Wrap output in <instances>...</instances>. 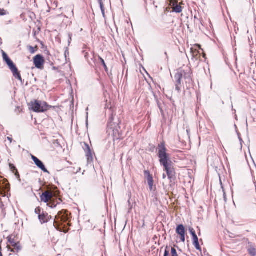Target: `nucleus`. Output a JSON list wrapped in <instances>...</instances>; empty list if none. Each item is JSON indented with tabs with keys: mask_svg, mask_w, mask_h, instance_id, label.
I'll use <instances>...</instances> for the list:
<instances>
[{
	"mask_svg": "<svg viewBox=\"0 0 256 256\" xmlns=\"http://www.w3.org/2000/svg\"><path fill=\"white\" fill-rule=\"evenodd\" d=\"M182 75L181 73H180L179 71H178L176 74L174 75V82H175V86H176V90L178 92L180 93L181 92V88L182 86Z\"/></svg>",
	"mask_w": 256,
	"mask_h": 256,
	"instance_id": "1a4fd4ad",
	"label": "nucleus"
},
{
	"mask_svg": "<svg viewBox=\"0 0 256 256\" xmlns=\"http://www.w3.org/2000/svg\"><path fill=\"white\" fill-rule=\"evenodd\" d=\"M5 62L6 63L9 68L10 70L14 76L16 78L20 80V82H22V78L20 74L13 62L10 59H9L8 60H6Z\"/></svg>",
	"mask_w": 256,
	"mask_h": 256,
	"instance_id": "423d86ee",
	"label": "nucleus"
},
{
	"mask_svg": "<svg viewBox=\"0 0 256 256\" xmlns=\"http://www.w3.org/2000/svg\"><path fill=\"white\" fill-rule=\"evenodd\" d=\"M35 213L38 216L40 215H41L42 214V213L41 212V208H40V207H37L36 209H35Z\"/></svg>",
	"mask_w": 256,
	"mask_h": 256,
	"instance_id": "a878e982",
	"label": "nucleus"
},
{
	"mask_svg": "<svg viewBox=\"0 0 256 256\" xmlns=\"http://www.w3.org/2000/svg\"><path fill=\"white\" fill-rule=\"evenodd\" d=\"M180 240L182 242H185V234L180 235Z\"/></svg>",
	"mask_w": 256,
	"mask_h": 256,
	"instance_id": "473e14b6",
	"label": "nucleus"
},
{
	"mask_svg": "<svg viewBox=\"0 0 256 256\" xmlns=\"http://www.w3.org/2000/svg\"><path fill=\"white\" fill-rule=\"evenodd\" d=\"M49 216L48 214L42 212V214L38 216V219L42 224L46 223L48 222Z\"/></svg>",
	"mask_w": 256,
	"mask_h": 256,
	"instance_id": "dca6fc26",
	"label": "nucleus"
},
{
	"mask_svg": "<svg viewBox=\"0 0 256 256\" xmlns=\"http://www.w3.org/2000/svg\"><path fill=\"white\" fill-rule=\"evenodd\" d=\"M169 251L168 250H166L165 251H164V256H169Z\"/></svg>",
	"mask_w": 256,
	"mask_h": 256,
	"instance_id": "c9c22d12",
	"label": "nucleus"
},
{
	"mask_svg": "<svg viewBox=\"0 0 256 256\" xmlns=\"http://www.w3.org/2000/svg\"><path fill=\"white\" fill-rule=\"evenodd\" d=\"M158 107H159V108H160V110H161V112H162V108H160V105H159V104H158Z\"/></svg>",
	"mask_w": 256,
	"mask_h": 256,
	"instance_id": "c03bdc74",
	"label": "nucleus"
},
{
	"mask_svg": "<svg viewBox=\"0 0 256 256\" xmlns=\"http://www.w3.org/2000/svg\"><path fill=\"white\" fill-rule=\"evenodd\" d=\"M68 46H70V44L72 42V34L71 33H68Z\"/></svg>",
	"mask_w": 256,
	"mask_h": 256,
	"instance_id": "2f4dec72",
	"label": "nucleus"
},
{
	"mask_svg": "<svg viewBox=\"0 0 256 256\" xmlns=\"http://www.w3.org/2000/svg\"><path fill=\"white\" fill-rule=\"evenodd\" d=\"M53 196L54 194L52 192L46 191L42 194L40 198L42 202L45 203H48L47 205L49 207L54 208L56 207V204L55 202L50 200Z\"/></svg>",
	"mask_w": 256,
	"mask_h": 256,
	"instance_id": "39448f33",
	"label": "nucleus"
},
{
	"mask_svg": "<svg viewBox=\"0 0 256 256\" xmlns=\"http://www.w3.org/2000/svg\"><path fill=\"white\" fill-rule=\"evenodd\" d=\"M144 174L145 176L146 177V180L148 181V185L149 186L150 190L152 191L153 190V178L148 170H144Z\"/></svg>",
	"mask_w": 256,
	"mask_h": 256,
	"instance_id": "4468645a",
	"label": "nucleus"
},
{
	"mask_svg": "<svg viewBox=\"0 0 256 256\" xmlns=\"http://www.w3.org/2000/svg\"><path fill=\"white\" fill-rule=\"evenodd\" d=\"M3 185L0 188L1 190L4 192V196H7L8 198L10 196V194H8V192L10 191V184L6 180H4L3 182Z\"/></svg>",
	"mask_w": 256,
	"mask_h": 256,
	"instance_id": "9b49d317",
	"label": "nucleus"
},
{
	"mask_svg": "<svg viewBox=\"0 0 256 256\" xmlns=\"http://www.w3.org/2000/svg\"><path fill=\"white\" fill-rule=\"evenodd\" d=\"M34 63L35 66L38 69L42 70L44 68V60L41 54H37L34 58Z\"/></svg>",
	"mask_w": 256,
	"mask_h": 256,
	"instance_id": "6e6552de",
	"label": "nucleus"
},
{
	"mask_svg": "<svg viewBox=\"0 0 256 256\" xmlns=\"http://www.w3.org/2000/svg\"><path fill=\"white\" fill-rule=\"evenodd\" d=\"M52 108L51 106L48 105L45 102L35 100L31 102V108L36 112H44Z\"/></svg>",
	"mask_w": 256,
	"mask_h": 256,
	"instance_id": "20e7f679",
	"label": "nucleus"
},
{
	"mask_svg": "<svg viewBox=\"0 0 256 256\" xmlns=\"http://www.w3.org/2000/svg\"><path fill=\"white\" fill-rule=\"evenodd\" d=\"M180 73L182 74V77L184 78L186 82V84H191L192 82V70L190 68H187L184 70H178Z\"/></svg>",
	"mask_w": 256,
	"mask_h": 256,
	"instance_id": "0eeeda50",
	"label": "nucleus"
},
{
	"mask_svg": "<svg viewBox=\"0 0 256 256\" xmlns=\"http://www.w3.org/2000/svg\"><path fill=\"white\" fill-rule=\"evenodd\" d=\"M165 54H166V55H167V53H166V52H165Z\"/></svg>",
	"mask_w": 256,
	"mask_h": 256,
	"instance_id": "a18cd8bd",
	"label": "nucleus"
},
{
	"mask_svg": "<svg viewBox=\"0 0 256 256\" xmlns=\"http://www.w3.org/2000/svg\"><path fill=\"white\" fill-rule=\"evenodd\" d=\"M84 149L85 151L88 162H92L93 158L92 156V152L89 145L84 143Z\"/></svg>",
	"mask_w": 256,
	"mask_h": 256,
	"instance_id": "2eb2a0df",
	"label": "nucleus"
},
{
	"mask_svg": "<svg viewBox=\"0 0 256 256\" xmlns=\"http://www.w3.org/2000/svg\"><path fill=\"white\" fill-rule=\"evenodd\" d=\"M2 56H3L4 60L5 62L6 60H8L9 59H10V58L8 56V54L6 53H5L4 52H3Z\"/></svg>",
	"mask_w": 256,
	"mask_h": 256,
	"instance_id": "7c9ffc66",
	"label": "nucleus"
},
{
	"mask_svg": "<svg viewBox=\"0 0 256 256\" xmlns=\"http://www.w3.org/2000/svg\"><path fill=\"white\" fill-rule=\"evenodd\" d=\"M9 166H10V168L11 171L13 173L15 172V174H16V176H18L20 177V175L18 174V170H16V168L14 165L12 164H9Z\"/></svg>",
	"mask_w": 256,
	"mask_h": 256,
	"instance_id": "6ab92c4d",
	"label": "nucleus"
},
{
	"mask_svg": "<svg viewBox=\"0 0 256 256\" xmlns=\"http://www.w3.org/2000/svg\"><path fill=\"white\" fill-rule=\"evenodd\" d=\"M100 4V8L102 14L104 17L105 13H104V4L103 3H101V4Z\"/></svg>",
	"mask_w": 256,
	"mask_h": 256,
	"instance_id": "5701e85b",
	"label": "nucleus"
},
{
	"mask_svg": "<svg viewBox=\"0 0 256 256\" xmlns=\"http://www.w3.org/2000/svg\"><path fill=\"white\" fill-rule=\"evenodd\" d=\"M170 4L172 6V12L176 13H180L182 12V8L178 4L177 0H169Z\"/></svg>",
	"mask_w": 256,
	"mask_h": 256,
	"instance_id": "f8f14e48",
	"label": "nucleus"
},
{
	"mask_svg": "<svg viewBox=\"0 0 256 256\" xmlns=\"http://www.w3.org/2000/svg\"><path fill=\"white\" fill-rule=\"evenodd\" d=\"M68 214L63 211L60 212L55 216L54 226L56 228L61 232L66 233L68 232L70 222Z\"/></svg>",
	"mask_w": 256,
	"mask_h": 256,
	"instance_id": "f03ea898",
	"label": "nucleus"
},
{
	"mask_svg": "<svg viewBox=\"0 0 256 256\" xmlns=\"http://www.w3.org/2000/svg\"><path fill=\"white\" fill-rule=\"evenodd\" d=\"M8 242L12 244V247L14 246V244H17V242H15L14 240V238H8Z\"/></svg>",
	"mask_w": 256,
	"mask_h": 256,
	"instance_id": "bb28decb",
	"label": "nucleus"
},
{
	"mask_svg": "<svg viewBox=\"0 0 256 256\" xmlns=\"http://www.w3.org/2000/svg\"><path fill=\"white\" fill-rule=\"evenodd\" d=\"M28 49L30 52L32 54H34L36 51L34 48L33 46H28Z\"/></svg>",
	"mask_w": 256,
	"mask_h": 256,
	"instance_id": "393cba45",
	"label": "nucleus"
},
{
	"mask_svg": "<svg viewBox=\"0 0 256 256\" xmlns=\"http://www.w3.org/2000/svg\"><path fill=\"white\" fill-rule=\"evenodd\" d=\"M192 240H193V243L198 240V236H196L192 237Z\"/></svg>",
	"mask_w": 256,
	"mask_h": 256,
	"instance_id": "72a5a7b5",
	"label": "nucleus"
},
{
	"mask_svg": "<svg viewBox=\"0 0 256 256\" xmlns=\"http://www.w3.org/2000/svg\"><path fill=\"white\" fill-rule=\"evenodd\" d=\"M166 174H163V176H162V178L164 179H165L166 178Z\"/></svg>",
	"mask_w": 256,
	"mask_h": 256,
	"instance_id": "a19ab883",
	"label": "nucleus"
},
{
	"mask_svg": "<svg viewBox=\"0 0 256 256\" xmlns=\"http://www.w3.org/2000/svg\"><path fill=\"white\" fill-rule=\"evenodd\" d=\"M166 150L164 142L158 144V156L160 163L163 166L164 171L166 172L168 178L172 182L176 180V172Z\"/></svg>",
	"mask_w": 256,
	"mask_h": 256,
	"instance_id": "f257e3e1",
	"label": "nucleus"
},
{
	"mask_svg": "<svg viewBox=\"0 0 256 256\" xmlns=\"http://www.w3.org/2000/svg\"><path fill=\"white\" fill-rule=\"evenodd\" d=\"M8 13L3 8H0V16H4L7 14Z\"/></svg>",
	"mask_w": 256,
	"mask_h": 256,
	"instance_id": "c756f323",
	"label": "nucleus"
},
{
	"mask_svg": "<svg viewBox=\"0 0 256 256\" xmlns=\"http://www.w3.org/2000/svg\"><path fill=\"white\" fill-rule=\"evenodd\" d=\"M194 245V246L198 250H201V248H200V244H199V242H198V240L197 242H194L193 243Z\"/></svg>",
	"mask_w": 256,
	"mask_h": 256,
	"instance_id": "b1692460",
	"label": "nucleus"
},
{
	"mask_svg": "<svg viewBox=\"0 0 256 256\" xmlns=\"http://www.w3.org/2000/svg\"><path fill=\"white\" fill-rule=\"evenodd\" d=\"M144 174L145 176L146 177V180L148 181V185L149 186L150 190L152 191L153 190V178L148 170H144Z\"/></svg>",
	"mask_w": 256,
	"mask_h": 256,
	"instance_id": "ddd939ff",
	"label": "nucleus"
},
{
	"mask_svg": "<svg viewBox=\"0 0 256 256\" xmlns=\"http://www.w3.org/2000/svg\"><path fill=\"white\" fill-rule=\"evenodd\" d=\"M196 48H198L199 50H200V49H201V48H200V44H196Z\"/></svg>",
	"mask_w": 256,
	"mask_h": 256,
	"instance_id": "ea45409f",
	"label": "nucleus"
},
{
	"mask_svg": "<svg viewBox=\"0 0 256 256\" xmlns=\"http://www.w3.org/2000/svg\"><path fill=\"white\" fill-rule=\"evenodd\" d=\"M8 140H9L10 142L12 141V138H10V137H8Z\"/></svg>",
	"mask_w": 256,
	"mask_h": 256,
	"instance_id": "37998d69",
	"label": "nucleus"
},
{
	"mask_svg": "<svg viewBox=\"0 0 256 256\" xmlns=\"http://www.w3.org/2000/svg\"><path fill=\"white\" fill-rule=\"evenodd\" d=\"M222 192H223V193H224V194H223L224 195V201L226 202V192H225L224 189H223Z\"/></svg>",
	"mask_w": 256,
	"mask_h": 256,
	"instance_id": "f704fd0d",
	"label": "nucleus"
},
{
	"mask_svg": "<svg viewBox=\"0 0 256 256\" xmlns=\"http://www.w3.org/2000/svg\"><path fill=\"white\" fill-rule=\"evenodd\" d=\"M172 256H178L176 250L172 248L171 250Z\"/></svg>",
	"mask_w": 256,
	"mask_h": 256,
	"instance_id": "cd10ccee",
	"label": "nucleus"
},
{
	"mask_svg": "<svg viewBox=\"0 0 256 256\" xmlns=\"http://www.w3.org/2000/svg\"><path fill=\"white\" fill-rule=\"evenodd\" d=\"M120 122L118 118L116 115L112 114L108 122L107 128L109 134H111L112 135L114 140H120L122 137L121 134L119 132V129L120 128Z\"/></svg>",
	"mask_w": 256,
	"mask_h": 256,
	"instance_id": "7ed1b4c3",
	"label": "nucleus"
},
{
	"mask_svg": "<svg viewBox=\"0 0 256 256\" xmlns=\"http://www.w3.org/2000/svg\"><path fill=\"white\" fill-rule=\"evenodd\" d=\"M98 2L99 4H100L101 3H103L102 0H98Z\"/></svg>",
	"mask_w": 256,
	"mask_h": 256,
	"instance_id": "79ce46f5",
	"label": "nucleus"
},
{
	"mask_svg": "<svg viewBox=\"0 0 256 256\" xmlns=\"http://www.w3.org/2000/svg\"><path fill=\"white\" fill-rule=\"evenodd\" d=\"M191 50V53L192 54V56L194 58H195L196 59L198 58L197 56L198 54H200V52L198 50L196 49H194V48H192L190 49Z\"/></svg>",
	"mask_w": 256,
	"mask_h": 256,
	"instance_id": "aec40b11",
	"label": "nucleus"
},
{
	"mask_svg": "<svg viewBox=\"0 0 256 256\" xmlns=\"http://www.w3.org/2000/svg\"><path fill=\"white\" fill-rule=\"evenodd\" d=\"M176 232L179 235L185 234L186 230L182 224H179L176 228Z\"/></svg>",
	"mask_w": 256,
	"mask_h": 256,
	"instance_id": "f3484780",
	"label": "nucleus"
},
{
	"mask_svg": "<svg viewBox=\"0 0 256 256\" xmlns=\"http://www.w3.org/2000/svg\"><path fill=\"white\" fill-rule=\"evenodd\" d=\"M31 158L32 160L34 162V164L39 168H40L42 171H43L44 172H46L48 174H50L49 171L47 170V169L46 168L45 166L44 165V163L40 160L36 156L31 154Z\"/></svg>",
	"mask_w": 256,
	"mask_h": 256,
	"instance_id": "9d476101",
	"label": "nucleus"
},
{
	"mask_svg": "<svg viewBox=\"0 0 256 256\" xmlns=\"http://www.w3.org/2000/svg\"><path fill=\"white\" fill-rule=\"evenodd\" d=\"M98 59L100 60V62H101L102 65L104 67V70H106V72H108V68L105 63V62L104 60L100 56H98Z\"/></svg>",
	"mask_w": 256,
	"mask_h": 256,
	"instance_id": "412c9836",
	"label": "nucleus"
},
{
	"mask_svg": "<svg viewBox=\"0 0 256 256\" xmlns=\"http://www.w3.org/2000/svg\"><path fill=\"white\" fill-rule=\"evenodd\" d=\"M248 252L250 256H256V249L254 248H250L248 249Z\"/></svg>",
	"mask_w": 256,
	"mask_h": 256,
	"instance_id": "4be33fe9",
	"label": "nucleus"
},
{
	"mask_svg": "<svg viewBox=\"0 0 256 256\" xmlns=\"http://www.w3.org/2000/svg\"><path fill=\"white\" fill-rule=\"evenodd\" d=\"M189 230L191 235L192 236V237L196 236V232L193 228H190Z\"/></svg>",
	"mask_w": 256,
	"mask_h": 256,
	"instance_id": "c85d7f7f",
	"label": "nucleus"
},
{
	"mask_svg": "<svg viewBox=\"0 0 256 256\" xmlns=\"http://www.w3.org/2000/svg\"><path fill=\"white\" fill-rule=\"evenodd\" d=\"M2 246H1L0 245V256H2Z\"/></svg>",
	"mask_w": 256,
	"mask_h": 256,
	"instance_id": "58836bf2",
	"label": "nucleus"
},
{
	"mask_svg": "<svg viewBox=\"0 0 256 256\" xmlns=\"http://www.w3.org/2000/svg\"><path fill=\"white\" fill-rule=\"evenodd\" d=\"M86 126H88V112L86 113Z\"/></svg>",
	"mask_w": 256,
	"mask_h": 256,
	"instance_id": "4c0bfd02",
	"label": "nucleus"
},
{
	"mask_svg": "<svg viewBox=\"0 0 256 256\" xmlns=\"http://www.w3.org/2000/svg\"><path fill=\"white\" fill-rule=\"evenodd\" d=\"M13 247L14 248L12 249L10 251L14 253H18L19 252H20L22 249V247L19 242H17L16 244H14V246Z\"/></svg>",
	"mask_w": 256,
	"mask_h": 256,
	"instance_id": "a211bd4d",
	"label": "nucleus"
},
{
	"mask_svg": "<svg viewBox=\"0 0 256 256\" xmlns=\"http://www.w3.org/2000/svg\"><path fill=\"white\" fill-rule=\"evenodd\" d=\"M220 186H221V188L223 190V189H224V186L222 185V184L220 178Z\"/></svg>",
	"mask_w": 256,
	"mask_h": 256,
	"instance_id": "e433bc0d",
	"label": "nucleus"
},
{
	"mask_svg": "<svg viewBox=\"0 0 256 256\" xmlns=\"http://www.w3.org/2000/svg\"><path fill=\"white\" fill-rule=\"evenodd\" d=\"M128 202L129 203V204H130V200L128 201Z\"/></svg>",
	"mask_w": 256,
	"mask_h": 256,
	"instance_id": "49530a36",
	"label": "nucleus"
}]
</instances>
